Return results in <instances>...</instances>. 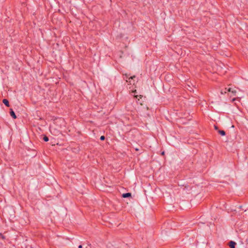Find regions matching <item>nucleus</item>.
<instances>
[{"mask_svg": "<svg viewBox=\"0 0 248 248\" xmlns=\"http://www.w3.org/2000/svg\"><path fill=\"white\" fill-rule=\"evenodd\" d=\"M136 78V76H134L128 78V80H126L127 82H129L130 84H134V81H132V80L134 79V78Z\"/></svg>", "mask_w": 248, "mask_h": 248, "instance_id": "1", "label": "nucleus"}, {"mask_svg": "<svg viewBox=\"0 0 248 248\" xmlns=\"http://www.w3.org/2000/svg\"><path fill=\"white\" fill-rule=\"evenodd\" d=\"M10 114L13 118H14V119L16 118V116L12 108H10Z\"/></svg>", "mask_w": 248, "mask_h": 248, "instance_id": "2", "label": "nucleus"}, {"mask_svg": "<svg viewBox=\"0 0 248 248\" xmlns=\"http://www.w3.org/2000/svg\"><path fill=\"white\" fill-rule=\"evenodd\" d=\"M236 243L232 241H231L229 242V246L230 248H235V246L236 245Z\"/></svg>", "mask_w": 248, "mask_h": 248, "instance_id": "3", "label": "nucleus"}, {"mask_svg": "<svg viewBox=\"0 0 248 248\" xmlns=\"http://www.w3.org/2000/svg\"><path fill=\"white\" fill-rule=\"evenodd\" d=\"M131 196V193H129V192L124 193L122 195V197L124 198H128V197H130Z\"/></svg>", "mask_w": 248, "mask_h": 248, "instance_id": "4", "label": "nucleus"}, {"mask_svg": "<svg viewBox=\"0 0 248 248\" xmlns=\"http://www.w3.org/2000/svg\"><path fill=\"white\" fill-rule=\"evenodd\" d=\"M2 102L7 107H9V106H10L9 105V101L7 99H3Z\"/></svg>", "mask_w": 248, "mask_h": 248, "instance_id": "5", "label": "nucleus"}, {"mask_svg": "<svg viewBox=\"0 0 248 248\" xmlns=\"http://www.w3.org/2000/svg\"><path fill=\"white\" fill-rule=\"evenodd\" d=\"M227 92H231L234 95H235L236 94V90H232V88H229L228 89H227Z\"/></svg>", "mask_w": 248, "mask_h": 248, "instance_id": "6", "label": "nucleus"}, {"mask_svg": "<svg viewBox=\"0 0 248 248\" xmlns=\"http://www.w3.org/2000/svg\"><path fill=\"white\" fill-rule=\"evenodd\" d=\"M218 132L221 135V136H225L226 134L224 130H218Z\"/></svg>", "mask_w": 248, "mask_h": 248, "instance_id": "7", "label": "nucleus"}, {"mask_svg": "<svg viewBox=\"0 0 248 248\" xmlns=\"http://www.w3.org/2000/svg\"><path fill=\"white\" fill-rule=\"evenodd\" d=\"M43 140L45 141H48L49 140L48 138L46 136H45L43 138Z\"/></svg>", "mask_w": 248, "mask_h": 248, "instance_id": "8", "label": "nucleus"}, {"mask_svg": "<svg viewBox=\"0 0 248 248\" xmlns=\"http://www.w3.org/2000/svg\"><path fill=\"white\" fill-rule=\"evenodd\" d=\"M228 89V88H226L225 89L224 92L223 93V91H221V94H224V93H227V89Z\"/></svg>", "mask_w": 248, "mask_h": 248, "instance_id": "9", "label": "nucleus"}, {"mask_svg": "<svg viewBox=\"0 0 248 248\" xmlns=\"http://www.w3.org/2000/svg\"><path fill=\"white\" fill-rule=\"evenodd\" d=\"M101 140H104L105 139V137L104 136H102L100 138Z\"/></svg>", "mask_w": 248, "mask_h": 248, "instance_id": "10", "label": "nucleus"}, {"mask_svg": "<svg viewBox=\"0 0 248 248\" xmlns=\"http://www.w3.org/2000/svg\"><path fill=\"white\" fill-rule=\"evenodd\" d=\"M214 128L216 130L218 131L219 130L218 127L216 125H214Z\"/></svg>", "mask_w": 248, "mask_h": 248, "instance_id": "11", "label": "nucleus"}, {"mask_svg": "<svg viewBox=\"0 0 248 248\" xmlns=\"http://www.w3.org/2000/svg\"><path fill=\"white\" fill-rule=\"evenodd\" d=\"M237 99H238V98H234L232 99V102H234L235 100H237Z\"/></svg>", "mask_w": 248, "mask_h": 248, "instance_id": "12", "label": "nucleus"}, {"mask_svg": "<svg viewBox=\"0 0 248 248\" xmlns=\"http://www.w3.org/2000/svg\"><path fill=\"white\" fill-rule=\"evenodd\" d=\"M0 235L1 236L2 239H5V237L2 235L1 233H0Z\"/></svg>", "mask_w": 248, "mask_h": 248, "instance_id": "13", "label": "nucleus"}, {"mask_svg": "<svg viewBox=\"0 0 248 248\" xmlns=\"http://www.w3.org/2000/svg\"><path fill=\"white\" fill-rule=\"evenodd\" d=\"M78 248H82V245H80L78 246Z\"/></svg>", "mask_w": 248, "mask_h": 248, "instance_id": "14", "label": "nucleus"}, {"mask_svg": "<svg viewBox=\"0 0 248 248\" xmlns=\"http://www.w3.org/2000/svg\"><path fill=\"white\" fill-rule=\"evenodd\" d=\"M164 152H163L162 153V155H164Z\"/></svg>", "mask_w": 248, "mask_h": 248, "instance_id": "15", "label": "nucleus"}, {"mask_svg": "<svg viewBox=\"0 0 248 248\" xmlns=\"http://www.w3.org/2000/svg\"><path fill=\"white\" fill-rule=\"evenodd\" d=\"M138 96V95H136V96H135V97L137 98Z\"/></svg>", "mask_w": 248, "mask_h": 248, "instance_id": "16", "label": "nucleus"}]
</instances>
